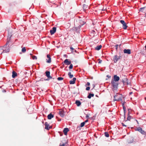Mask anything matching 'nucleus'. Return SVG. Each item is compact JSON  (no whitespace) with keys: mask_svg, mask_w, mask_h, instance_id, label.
I'll use <instances>...</instances> for the list:
<instances>
[{"mask_svg":"<svg viewBox=\"0 0 146 146\" xmlns=\"http://www.w3.org/2000/svg\"><path fill=\"white\" fill-rule=\"evenodd\" d=\"M32 59L33 60H36L37 58V57L36 56H32Z\"/></svg>","mask_w":146,"mask_h":146,"instance_id":"nucleus-35","label":"nucleus"},{"mask_svg":"<svg viewBox=\"0 0 146 146\" xmlns=\"http://www.w3.org/2000/svg\"><path fill=\"white\" fill-rule=\"evenodd\" d=\"M94 96V94H90L88 96V98L89 99H90L92 97H93Z\"/></svg>","mask_w":146,"mask_h":146,"instance_id":"nucleus-21","label":"nucleus"},{"mask_svg":"<svg viewBox=\"0 0 146 146\" xmlns=\"http://www.w3.org/2000/svg\"><path fill=\"white\" fill-rule=\"evenodd\" d=\"M75 104L77 106H79L81 104V103L79 100H76L75 102Z\"/></svg>","mask_w":146,"mask_h":146,"instance_id":"nucleus-19","label":"nucleus"},{"mask_svg":"<svg viewBox=\"0 0 146 146\" xmlns=\"http://www.w3.org/2000/svg\"><path fill=\"white\" fill-rule=\"evenodd\" d=\"M45 129L47 130H49L50 128V127H49V125L47 122H46L45 123Z\"/></svg>","mask_w":146,"mask_h":146,"instance_id":"nucleus-11","label":"nucleus"},{"mask_svg":"<svg viewBox=\"0 0 146 146\" xmlns=\"http://www.w3.org/2000/svg\"><path fill=\"white\" fill-rule=\"evenodd\" d=\"M119 80V76H117V75H115L114 76L113 79H112L111 81H114L115 82H118Z\"/></svg>","mask_w":146,"mask_h":146,"instance_id":"nucleus-6","label":"nucleus"},{"mask_svg":"<svg viewBox=\"0 0 146 146\" xmlns=\"http://www.w3.org/2000/svg\"><path fill=\"white\" fill-rule=\"evenodd\" d=\"M76 80V78H74L72 80H70L69 82L70 84H74L75 83V81Z\"/></svg>","mask_w":146,"mask_h":146,"instance_id":"nucleus-13","label":"nucleus"},{"mask_svg":"<svg viewBox=\"0 0 146 146\" xmlns=\"http://www.w3.org/2000/svg\"><path fill=\"white\" fill-rule=\"evenodd\" d=\"M47 57L48 59H46V62L47 63H50L51 62V58L50 55L49 54H47Z\"/></svg>","mask_w":146,"mask_h":146,"instance_id":"nucleus-8","label":"nucleus"},{"mask_svg":"<svg viewBox=\"0 0 146 146\" xmlns=\"http://www.w3.org/2000/svg\"><path fill=\"white\" fill-rule=\"evenodd\" d=\"M140 133L143 135H145L146 134V132H145L144 130H142V131L140 132Z\"/></svg>","mask_w":146,"mask_h":146,"instance_id":"nucleus-29","label":"nucleus"},{"mask_svg":"<svg viewBox=\"0 0 146 146\" xmlns=\"http://www.w3.org/2000/svg\"><path fill=\"white\" fill-rule=\"evenodd\" d=\"M10 40V38L9 39V41Z\"/></svg>","mask_w":146,"mask_h":146,"instance_id":"nucleus-55","label":"nucleus"},{"mask_svg":"<svg viewBox=\"0 0 146 146\" xmlns=\"http://www.w3.org/2000/svg\"><path fill=\"white\" fill-rule=\"evenodd\" d=\"M54 115L51 113H50L47 116V118L48 119H50L52 118L53 117Z\"/></svg>","mask_w":146,"mask_h":146,"instance_id":"nucleus-15","label":"nucleus"},{"mask_svg":"<svg viewBox=\"0 0 146 146\" xmlns=\"http://www.w3.org/2000/svg\"><path fill=\"white\" fill-rule=\"evenodd\" d=\"M122 58V56L120 55L119 56H117L115 55L113 57V61L114 62L116 63L119 60H120Z\"/></svg>","mask_w":146,"mask_h":146,"instance_id":"nucleus-2","label":"nucleus"},{"mask_svg":"<svg viewBox=\"0 0 146 146\" xmlns=\"http://www.w3.org/2000/svg\"><path fill=\"white\" fill-rule=\"evenodd\" d=\"M120 22L123 25L122 27L124 29H126L127 28V25L126 24L125 22L123 20H120Z\"/></svg>","mask_w":146,"mask_h":146,"instance_id":"nucleus-5","label":"nucleus"},{"mask_svg":"<svg viewBox=\"0 0 146 146\" xmlns=\"http://www.w3.org/2000/svg\"><path fill=\"white\" fill-rule=\"evenodd\" d=\"M70 48L71 49V50L72 52H73V50H74L75 52H76V50H74V48L72 47V46L70 47Z\"/></svg>","mask_w":146,"mask_h":146,"instance_id":"nucleus-25","label":"nucleus"},{"mask_svg":"<svg viewBox=\"0 0 146 146\" xmlns=\"http://www.w3.org/2000/svg\"><path fill=\"white\" fill-rule=\"evenodd\" d=\"M60 146H65L64 144H62V145H61L60 144Z\"/></svg>","mask_w":146,"mask_h":146,"instance_id":"nucleus-45","label":"nucleus"},{"mask_svg":"<svg viewBox=\"0 0 146 146\" xmlns=\"http://www.w3.org/2000/svg\"><path fill=\"white\" fill-rule=\"evenodd\" d=\"M102 46L101 45H100L97 46L95 48V49L96 50H99L101 48Z\"/></svg>","mask_w":146,"mask_h":146,"instance_id":"nucleus-20","label":"nucleus"},{"mask_svg":"<svg viewBox=\"0 0 146 146\" xmlns=\"http://www.w3.org/2000/svg\"><path fill=\"white\" fill-rule=\"evenodd\" d=\"M79 23L80 25H81L82 24H83L84 22H85L83 21H82V20H79Z\"/></svg>","mask_w":146,"mask_h":146,"instance_id":"nucleus-33","label":"nucleus"},{"mask_svg":"<svg viewBox=\"0 0 146 146\" xmlns=\"http://www.w3.org/2000/svg\"><path fill=\"white\" fill-rule=\"evenodd\" d=\"M128 79L127 78H125L122 80V82L124 85H126Z\"/></svg>","mask_w":146,"mask_h":146,"instance_id":"nucleus-14","label":"nucleus"},{"mask_svg":"<svg viewBox=\"0 0 146 146\" xmlns=\"http://www.w3.org/2000/svg\"><path fill=\"white\" fill-rule=\"evenodd\" d=\"M45 73L46 76L47 77L49 76V75H50V72L49 71H46Z\"/></svg>","mask_w":146,"mask_h":146,"instance_id":"nucleus-24","label":"nucleus"},{"mask_svg":"<svg viewBox=\"0 0 146 146\" xmlns=\"http://www.w3.org/2000/svg\"><path fill=\"white\" fill-rule=\"evenodd\" d=\"M48 80V79H46V80Z\"/></svg>","mask_w":146,"mask_h":146,"instance_id":"nucleus-52","label":"nucleus"},{"mask_svg":"<svg viewBox=\"0 0 146 146\" xmlns=\"http://www.w3.org/2000/svg\"><path fill=\"white\" fill-rule=\"evenodd\" d=\"M104 135L105 136L107 137H109V134L108 132H105L104 133Z\"/></svg>","mask_w":146,"mask_h":146,"instance_id":"nucleus-26","label":"nucleus"},{"mask_svg":"<svg viewBox=\"0 0 146 146\" xmlns=\"http://www.w3.org/2000/svg\"><path fill=\"white\" fill-rule=\"evenodd\" d=\"M9 41L7 39V42H6V44H5L4 45V47H6V46H7V45H8V44L9 43Z\"/></svg>","mask_w":146,"mask_h":146,"instance_id":"nucleus-38","label":"nucleus"},{"mask_svg":"<svg viewBox=\"0 0 146 146\" xmlns=\"http://www.w3.org/2000/svg\"><path fill=\"white\" fill-rule=\"evenodd\" d=\"M122 100L121 96L120 95H116L114 96V101H118Z\"/></svg>","mask_w":146,"mask_h":146,"instance_id":"nucleus-3","label":"nucleus"},{"mask_svg":"<svg viewBox=\"0 0 146 146\" xmlns=\"http://www.w3.org/2000/svg\"><path fill=\"white\" fill-rule=\"evenodd\" d=\"M85 124V123L83 122L81 123L80 126L81 127H82L84 126Z\"/></svg>","mask_w":146,"mask_h":146,"instance_id":"nucleus-31","label":"nucleus"},{"mask_svg":"<svg viewBox=\"0 0 146 146\" xmlns=\"http://www.w3.org/2000/svg\"><path fill=\"white\" fill-rule=\"evenodd\" d=\"M89 117V116L87 114L86 115V118H88Z\"/></svg>","mask_w":146,"mask_h":146,"instance_id":"nucleus-47","label":"nucleus"},{"mask_svg":"<svg viewBox=\"0 0 146 146\" xmlns=\"http://www.w3.org/2000/svg\"><path fill=\"white\" fill-rule=\"evenodd\" d=\"M59 113L61 117H63L64 116V111L63 110H60L59 112Z\"/></svg>","mask_w":146,"mask_h":146,"instance_id":"nucleus-12","label":"nucleus"},{"mask_svg":"<svg viewBox=\"0 0 146 146\" xmlns=\"http://www.w3.org/2000/svg\"><path fill=\"white\" fill-rule=\"evenodd\" d=\"M75 29H76V30H77L78 29H77V27H76Z\"/></svg>","mask_w":146,"mask_h":146,"instance_id":"nucleus-51","label":"nucleus"},{"mask_svg":"<svg viewBox=\"0 0 146 146\" xmlns=\"http://www.w3.org/2000/svg\"><path fill=\"white\" fill-rule=\"evenodd\" d=\"M48 78H50V79H51L52 78V77H51V76H50V75H49V76H48V77H47Z\"/></svg>","mask_w":146,"mask_h":146,"instance_id":"nucleus-46","label":"nucleus"},{"mask_svg":"<svg viewBox=\"0 0 146 146\" xmlns=\"http://www.w3.org/2000/svg\"><path fill=\"white\" fill-rule=\"evenodd\" d=\"M69 130L67 128H65L64 129V130L63 131L64 133V134L66 135L67 134L68 132L69 131Z\"/></svg>","mask_w":146,"mask_h":146,"instance_id":"nucleus-17","label":"nucleus"},{"mask_svg":"<svg viewBox=\"0 0 146 146\" xmlns=\"http://www.w3.org/2000/svg\"><path fill=\"white\" fill-rule=\"evenodd\" d=\"M64 78H63L61 77H58L57 78V80H58L60 81V80H62Z\"/></svg>","mask_w":146,"mask_h":146,"instance_id":"nucleus-32","label":"nucleus"},{"mask_svg":"<svg viewBox=\"0 0 146 146\" xmlns=\"http://www.w3.org/2000/svg\"><path fill=\"white\" fill-rule=\"evenodd\" d=\"M88 120L87 119L86 121H84V122L85 123H86L87 122H88Z\"/></svg>","mask_w":146,"mask_h":146,"instance_id":"nucleus-44","label":"nucleus"},{"mask_svg":"<svg viewBox=\"0 0 146 146\" xmlns=\"http://www.w3.org/2000/svg\"><path fill=\"white\" fill-rule=\"evenodd\" d=\"M136 121H137V122H138L137 120H136Z\"/></svg>","mask_w":146,"mask_h":146,"instance_id":"nucleus-54","label":"nucleus"},{"mask_svg":"<svg viewBox=\"0 0 146 146\" xmlns=\"http://www.w3.org/2000/svg\"><path fill=\"white\" fill-rule=\"evenodd\" d=\"M130 84L131 83L130 82V81L128 79L127 82L126 84V85H130Z\"/></svg>","mask_w":146,"mask_h":146,"instance_id":"nucleus-30","label":"nucleus"},{"mask_svg":"<svg viewBox=\"0 0 146 146\" xmlns=\"http://www.w3.org/2000/svg\"><path fill=\"white\" fill-rule=\"evenodd\" d=\"M145 7H142V8H140L139 9V11H141L142 12L143 11V10L144 9H145Z\"/></svg>","mask_w":146,"mask_h":146,"instance_id":"nucleus-34","label":"nucleus"},{"mask_svg":"<svg viewBox=\"0 0 146 146\" xmlns=\"http://www.w3.org/2000/svg\"><path fill=\"white\" fill-rule=\"evenodd\" d=\"M132 93H133V92H131L129 93V94H132Z\"/></svg>","mask_w":146,"mask_h":146,"instance_id":"nucleus-50","label":"nucleus"},{"mask_svg":"<svg viewBox=\"0 0 146 146\" xmlns=\"http://www.w3.org/2000/svg\"><path fill=\"white\" fill-rule=\"evenodd\" d=\"M17 76V74L16 72L14 71H13L12 77L13 78H15Z\"/></svg>","mask_w":146,"mask_h":146,"instance_id":"nucleus-18","label":"nucleus"},{"mask_svg":"<svg viewBox=\"0 0 146 146\" xmlns=\"http://www.w3.org/2000/svg\"><path fill=\"white\" fill-rule=\"evenodd\" d=\"M136 130L137 131H139L140 133L142 130V128L140 127H138L137 128Z\"/></svg>","mask_w":146,"mask_h":146,"instance_id":"nucleus-23","label":"nucleus"},{"mask_svg":"<svg viewBox=\"0 0 146 146\" xmlns=\"http://www.w3.org/2000/svg\"><path fill=\"white\" fill-rule=\"evenodd\" d=\"M86 23V22H84L83 23V24H82L81 25H79V26L78 27V29H80V28L84 24H85V23Z\"/></svg>","mask_w":146,"mask_h":146,"instance_id":"nucleus-28","label":"nucleus"},{"mask_svg":"<svg viewBox=\"0 0 146 146\" xmlns=\"http://www.w3.org/2000/svg\"><path fill=\"white\" fill-rule=\"evenodd\" d=\"M64 63L67 65H69L71 64V62L70 61H68V59H66L64 61Z\"/></svg>","mask_w":146,"mask_h":146,"instance_id":"nucleus-10","label":"nucleus"},{"mask_svg":"<svg viewBox=\"0 0 146 146\" xmlns=\"http://www.w3.org/2000/svg\"><path fill=\"white\" fill-rule=\"evenodd\" d=\"M68 75L69 76L70 78H72L73 77V75L71 74V72H68Z\"/></svg>","mask_w":146,"mask_h":146,"instance_id":"nucleus-22","label":"nucleus"},{"mask_svg":"<svg viewBox=\"0 0 146 146\" xmlns=\"http://www.w3.org/2000/svg\"><path fill=\"white\" fill-rule=\"evenodd\" d=\"M22 51L23 53H24L26 51V49L25 47H24L22 48Z\"/></svg>","mask_w":146,"mask_h":146,"instance_id":"nucleus-27","label":"nucleus"},{"mask_svg":"<svg viewBox=\"0 0 146 146\" xmlns=\"http://www.w3.org/2000/svg\"><path fill=\"white\" fill-rule=\"evenodd\" d=\"M102 60H100L99 62H98V63H101L102 62Z\"/></svg>","mask_w":146,"mask_h":146,"instance_id":"nucleus-48","label":"nucleus"},{"mask_svg":"<svg viewBox=\"0 0 146 146\" xmlns=\"http://www.w3.org/2000/svg\"><path fill=\"white\" fill-rule=\"evenodd\" d=\"M10 49L9 48L7 49L4 50L2 47H0V54H2L4 53H6L9 52Z\"/></svg>","mask_w":146,"mask_h":146,"instance_id":"nucleus-4","label":"nucleus"},{"mask_svg":"<svg viewBox=\"0 0 146 146\" xmlns=\"http://www.w3.org/2000/svg\"><path fill=\"white\" fill-rule=\"evenodd\" d=\"M56 27H54L52 28L50 31V33L51 35L54 34L56 32Z\"/></svg>","mask_w":146,"mask_h":146,"instance_id":"nucleus-7","label":"nucleus"},{"mask_svg":"<svg viewBox=\"0 0 146 146\" xmlns=\"http://www.w3.org/2000/svg\"><path fill=\"white\" fill-rule=\"evenodd\" d=\"M94 87H95V86H94V87H93V88H94Z\"/></svg>","mask_w":146,"mask_h":146,"instance_id":"nucleus-53","label":"nucleus"},{"mask_svg":"<svg viewBox=\"0 0 146 146\" xmlns=\"http://www.w3.org/2000/svg\"><path fill=\"white\" fill-rule=\"evenodd\" d=\"M111 83L112 86L113 87L112 89L113 91L117 90L119 84L118 82L111 80Z\"/></svg>","mask_w":146,"mask_h":146,"instance_id":"nucleus-1","label":"nucleus"},{"mask_svg":"<svg viewBox=\"0 0 146 146\" xmlns=\"http://www.w3.org/2000/svg\"><path fill=\"white\" fill-rule=\"evenodd\" d=\"M123 104V109L124 110V115L125 116V106H124L123 105V103L122 104Z\"/></svg>","mask_w":146,"mask_h":146,"instance_id":"nucleus-36","label":"nucleus"},{"mask_svg":"<svg viewBox=\"0 0 146 146\" xmlns=\"http://www.w3.org/2000/svg\"><path fill=\"white\" fill-rule=\"evenodd\" d=\"M118 46V45H117V44L115 46V48L116 50H117Z\"/></svg>","mask_w":146,"mask_h":146,"instance_id":"nucleus-41","label":"nucleus"},{"mask_svg":"<svg viewBox=\"0 0 146 146\" xmlns=\"http://www.w3.org/2000/svg\"><path fill=\"white\" fill-rule=\"evenodd\" d=\"M80 126H78L77 127V130H79V129H80Z\"/></svg>","mask_w":146,"mask_h":146,"instance_id":"nucleus-40","label":"nucleus"},{"mask_svg":"<svg viewBox=\"0 0 146 146\" xmlns=\"http://www.w3.org/2000/svg\"><path fill=\"white\" fill-rule=\"evenodd\" d=\"M106 76L108 77V78H111V76H109L108 75H107Z\"/></svg>","mask_w":146,"mask_h":146,"instance_id":"nucleus-49","label":"nucleus"},{"mask_svg":"<svg viewBox=\"0 0 146 146\" xmlns=\"http://www.w3.org/2000/svg\"><path fill=\"white\" fill-rule=\"evenodd\" d=\"M132 117L130 115V111L129 110H128V117H127V120H126L125 121H126L127 120L130 121L131 119V118H132Z\"/></svg>","mask_w":146,"mask_h":146,"instance_id":"nucleus-16","label":"nucleus"},{"mask_svg":"<svg viewBox=\"0 0 146 146\" xmlns=\"http://www.w3.org/2000/svg\"><path fill=\"white\" fill-rule=\"evenodd\" d=\"M121 124H122V126H125V127H126V125H125L124 124V123H121Z\"/></svg>","mask_w":146,"mask_h":146,"instance_id":"nucleus-42","label":"nucleus"},{"mask_svg":"<svg viewBox=\"0 0 146 146\" xmlns=\"http://www.w3.org/2000/svg\"><path fill=\"white\" fill-rule=\"evenodd\" d=\"M86 85L89 86L90 85V84L89 82H87V83Z\"/></svg>","mask_w":146,"mask_h":146,"instance_id":"nucleus-43","label":"nucleus"},{"mask_svg":"<svg viewBox=\"0 0 146 146\" xmlns=\"http://www.w3.org/2000/svg\"><path fill=\"white\" fill-rule=\"evenodd\" d=\"M90 89V87H89V86H88V87H87L86 88V90H89Z\"/></svg>","mask_w":146,"mask_h":146,"instance_id":"nucleus-39","label":"nucleus"},{"mask_svg":"<svg viewBox=\"0 0 146 146\" xmlns=\"http://www.w3.org/2000/svg\"><path fill=\"white\" fill-rule=\"evenodd\" d=\"M123 52L124 53H127L129 54H131V50L129 49H124L123 50Z\"/></svg>","mask_w":146,"mask_h":146,"instance_id":"nucleus-9","label":"nucleus"},{"mask_svg":"<svg viewBox=\"0 0 146 146\" xmlns=\"http://www.w3.org/2000/svg\"><path fill=\"white\" fill-rule=\"evenodd\" d=\"M70 65V66L69 67V68L70 69H72L73 68V65H72V64H71Z\"/></svg>","mask_w":146,"mask_h":146,"instance_id":"nucleus-37","label":"nucleus"}]
</instances>
